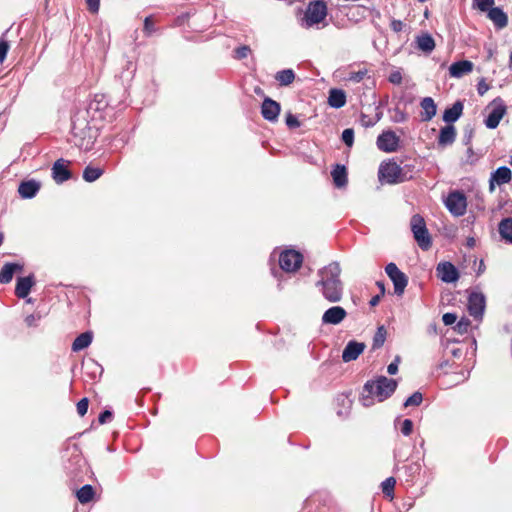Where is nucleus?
<instances>
[{"instance_id": "obj_1", "label": "nucleus", "mask_w": 512, "mask_h": 512, "mask_svg": "<svg viewBox=\"0 0 512 512\" xmlns=\"http://www.w3.org/2000/svg\"><path fill=\"white\" fill-rule=\"evenodd\" d=\"M340 274L341 267L338 262H331L318 271L319 280L316 286L323 297L331 303L339 302L342 299L343 283Z\"/></svg>"}, {"instance_id": "obj_2", "label": "nucleus", "mask_w": 512, "mask_h": 512, "mask_svg": "<svg viewBox=\"0 0 512 512\" xmlns=\"http://www.w3.org/2000/svg\"><path fill=\"white\" fill-rule=\"evenodd\" d=\"M397 382L385 376H380L376 380L368 381L363 388L360 401L363 406L370 407L374 405L375 399L382 402L389 398L396 390Z\"/></svg>"}, {"instance_id": "obj_3", "label": "nucleus", "mask_w": 512, "mask_h": 512, "mask_svg": "<svg viewBox=\"0 0 512 512\" xmlns=\"http://www.w3.org/2000/svg\"><path fill=\"white\" fill-rule=\"evenodd\" d=\"M379 180L388 184H397L413 178L411 165L400 166L395 161L382 162L378 171Z\"/></svg>"}, {"instance_id": "obj_4", "label": "nucleus", "mask_w": 512, "mask_h": 512, "mask_svg": "<svg viewBox=\"0 0 512 512\" xmlns=\"http://www.w3.org/2000/svg\"><path fill=\"white\" fill-rule=\"evenodd\" d=\"M410 225L414 239L419 247L423 250H428L432 242L424 218L419 214H415L411 218Z\"/></svg>"}, {"instance_id": "obj_5", "label": "nucleus", "mask_w": 512, "mask_h": 512, "mask_svg": "<svg viewBox=\"0 0 512 512\" xmlns=\"http://www.w3.org/2000/svg\"><path fill=\"white\" fill-rule=\"evenodd\" d=\"M327 16V6L323 1L310 2L305 16L303 18V26L310 28L321 23Z\"/></svg>"}, {"instance_id": "obj_6", "label": "nucleus", "mask_w": 512, "mask_h": 512, "mask_svg": "<svg viewBox=\"0 0 512 512\" xmlns=\"http://www.w3.org/2000/svg\"><path fill=\"white\" fill-rule=\"evenodd\" d=\"M444 204L455 217L463 216L467 210V198L462 191L454 190L448 194Z\"/></svg>"}, {"instance_id": "obj_7", "label": "nucleus", "mask_w": 512, "mask_h": 512, "mask_svg": "<svg viewBox=\"0 0 512 512\" xmlns=\"http://www.w3.org/2000/svg\"><path fill=\"white\" fill-rule=\"evenodd\" d=\"M303 261V256L296 250H284L279 255L280 268L286 272L297 271Z\"/></svg>"}, {"instance_id": "obj_8", "label": "nucleus", "mask_w": 512, "mask_h": 512, "mask_svg": "<svg viewBox=\"0 0 512 512\" xmlns=\"http://www.w3.org/2000/svg\"><path fill=\"white\" fill-rule=\"evenodd\" d=\"M385 272L393 282L394 293L402 296L408 284L407 276L392 262L386 265Z\"/></svg>"}, {"instance_id": "obj_9", "label": "nucleus", "mask_w": 512, "mask_h": 512, "mask_svg": "<svg viewBox=\"0 0 512 512\" xmlns=\"http://www.w3.org/2000/svg\"><path fill=\"white\" fill-rule=\"evenodd\" d=\"M492 110L485 119V125L489 129H495L506 114L507 107L501 98H496L491 103Z\"/></svg>"}, {"instance_id": "obj_10", "label": "nucleus", "mask_w": 512, "mask_h": 512, "mask_svg": "<svg viewBox=\"0 0 512 512\" xmlns=\"http://www.w3.org/2000/svg\"><path fill=\"white\" fill-rule=\"evenodd\" d=\"M399 137L393 131H384L377 138V147L384 152H395L399 147Z\"/></svg>"}, {"instance_id": "obj_11", "label": "nucleus", "mask_w": 512, "mask_h": 512, "mask_svg": "<svg viewBox=\"0 0 512 512\" xmlns=\"http://www.w3.org/2000/svg\"><path fill=\"white\" fill-rule=\"evenodd\" d=\"M485 310V297L481 293H471L468 298V311L475 319H481Z\"/></svg>"}, {"instance_id": "obj_12", "label": "nucleus", "mask_w": 512, "mask_h": 512, "mask_svg": "<svg viewBox=\"0 0 512 512\" xmlns=\"http://www.w3.org/2000/svg\"><path fill=\"white\" fill-rule=\"evenodd\" d=\"M512 179V172L511 170L506 167L502 166L496 169L494 172L491 173L490 179H489V190L490 192H493L495 189V185H503L506 183H509Z\"/></svg>"}, {"instance_id": "obj_13", "label": "nucleus", "mask_w": 512, "mask_h": 512, "mask_svg": "<svg viewBox=\"0 0 512 512\" xmlns=\"http://www.w3.org/2000/svg\"><path fill=\"white\" fill-rule=\"evenodd\" d=\"M438 277L445 283H453L458 280L459 273L456 267L450 262H441L436 268Z\"/></svg>"}, {"instance_id": "obj_14", "label": "nucleus", "mask_w": 512, "mask_h": 512, "mask_svg": "<svg viewBox=\"0 0 512 512\" xmlns=\"http://www.w3.org/2000/svg\"><path fill=\"white\" fill-rule=\"evenodd\" d=\"M281 107L280 104L269 97H266L261 106V114L263 118L270 122L278 119Z\"/></svg>"}, {"instance_id": "obj_15", "label": "nucleus", "mask_w": 512, "mask_h": 512, "mask_svg": "<svg viewBox=\"0 0 512 512\" xmlns=\"http://www.w3.org/2000/svg\"><path fill=\"white\" fill-rule=\"evenodd\" d=\"M347 316L346 310L341 306H333L327 309L323 316L322 322L324 324L337 325L341 323Z\"/></svg>"}, {"instance_id": "obj_16", "label": "nucleus", "mask_w": 512, "mask_h": 512, "mask_svg": "<svg viewBox=\"0 0 512 512\" xmlns=\"http://www.w3.org/2000/svg\"><path fill=\"white\" fill-rule=\"evenodd\" d=\"M365 344L357 341H349L342 352V360L344 362H351L356 360L365 349Z\"/></svg>"}, {"instance_id": "obj_17", "label": "nucleus", "mask_w": 512, "mask_h": 512, "mask_svg": "<svg viewBox=\"0 0 512 512\" xmlns=\"http://www.w3.org/2000/svg\"><path fill=\"white\" fill-rule=\"evenodd\" d=\"M69 161L58 159L52 167V176L56 183H63L71 178L68 170Z\"/></svg>"}, {"instance_id": "obj_18", "label": "nucleus", "mask_w": 512, "mask_h": 512, "mask_svg": "<svg viewBox=\"0 0 512 512\" xmlns=\"http://www.w3.org/2000/svg\"><path fill=\"white\" fill-rule=\"evenodd\" d=\"M473 63L469 60H461L454 62L449 67V74L454 78H461L462 76L472 72Z\"/></svg>"}, {"instance_id": "obj_19", "label": "nucleus", "mask_w": 512, "mask_h": 512, "mask_svg": "<svg viewBox=\"0 0 512 512\" xmlns=\"http://www.w3.org/2000/svg\"><path fill=\"white\" fill-rule=\"evenodd\" d=\"M34 283L33 275L18 278L15 287L16 296L19 298H26L29 295Z\"/></svg>"}, {"instance_id": "obj_20", "label": "nucleus", "mask_w": 512, "mask_h": 512, "mask_svg": "<svg viewBox=\"0 0 512 512\" xmlns=\"http://www.w3.org/2000/svg\"><path fill=\"white\" fill-rule=\"evenodd\" d=\"M421 106V120L422 121H430L437 112V106L434 100L431 97H425L420 102Z\"/></svg>"}, {"instance_id": "obj_21", "label": "nucleus", "mask_w": 512, "mask_h": 512, "mask_svg": "<svg viewBox=\"0 0 512 512\" xmlns=\"http://www.w3.org/2000/svg\"><path fill=\"white\" fill-rule=\"evenodd\" d=\"M40 189V184L35 180L24 181L19 185L18 192L24 199L33 198Z\"/></svg>"}, {"instance_id": "obj_22", "label": "nucleus", "mask_w": 512, "mask_h": 512, "mask_svg": "<svg viewBox=\"0 0 512 512\" xmlns=\"http://www.w3.org/2000/svg\"><path fill=\"white\" fill-rule=\"evenodd\" d=\"M333 183L337 188H343L347 185V170L344 165L337 164L331 171Z\"/></svg>"}, {"instance_id": "obj_23", "label": "nucleus", "mask_w": 512, "mask_h": 512, "mask_svg": "<svg viewBox=\"0 0 512 512\" xmlns=\"http://www.w3.org/2000/svg\"><path fill=\"white\" fill-rule=\"evenodd\" d=\"M456 138V130L453 125H447L440 130L438 144L441 146L451 145Z\"/></svg>"}, {"instance_id": "obj_24", "label": "nucleus", "mask_w": 512, "mask_h": 512, "mask_svg": "<svg viewBox=\"0 0 512 512\" xmlns=\"http://www.w3.org/2000/svg\"><path fill=\"white\" fill-rule=\"evenodd\" d=\"M463 112V104L460 101L455 102L452 107L447 108L443 113V120L447 123H453L460 118Z\"/></svg>"}, {"instance_id": "obj_25", "label": "nucleus", "mask_w": 512, "mask_h": 512, "mask_svg": "<svg viewBox=\"0 0 512 512\" xmlns=\"http://www.w3.org/2000/svg\"><path fill=\"white\" fill-rule=\"evenodd\" d=\"M488 17L498 28H504L508 23L507 15L499 7H492L488 10Z\"/></svg>"}, {"instance_id": "obj_26", "label": "nucleus", "mask_w": 512, "mask_h": 512, "mask_svg": "<svg viewBox=\"0 0 512 512\" xmlns=\"http://www.w3.org/2000/svg\"><path fill=\"white\" fill-rule=\"evenodd\" d=\"M22 266L16 263H6L0 271V283L7 284L9 283L15 271H21Z\"/></svg>"}, {"instance_id": "obj_27", "label": "nucleus", "mask_w": 512, "mask_h": 512, "mask_svg": "<svg viewBox=\"0 0 512 512\" xmlns=\"http://www.w3.org/2000/svg\"><path fill=\"white\" fill-rule=\"evenodd\" d=\"M346 103L345 92L341 89H331L328 97V104L333 108H341Z\"/></svg>"}, {"instance_id": "obj_28", "label": "nucleus", "mask_w": 512, "mask_h": 512, "mask_svg": "<svg viewBox=\"0 0 512 512\" xmlns=\"http://www.w3.org/2000/svg\"><path fill=\"white\" fill-rule=\"evenodd\" d=\"M93 335L91 332H84L76 337L72 344V350L74 352L81 351L87 348L92 342Z\"/></svg>"}, {"instance_id": "obj_29", "label": "nucleus", "mask_w": 512, "mask_h": 512, "mask_svg": "<svg viewBox=\"0 0 512 512\" xmlns=\"http://www.w3.org/2000/svg\"><path fill=\"white\" fill-rule=\"evenodd\" d=\"M499 233L505 241L512 243V218H505L499 223Z\"/></svg>"}, {"instance_id": "obj_30", "label": "nucleus", "mask_w": 512, "mask_h": 512, "mask_svg": "<svg viewBox=\"0 0 512 512\" xmlns=\"http://www.w3.org/2000/svg\"><path fill=\"white\" fill-rule=\"evenodd\" d=\"M418 48L426 53H430L435 48V41L429 34H423L417 38Z\"/></svg>"}, {"instance_id": "obj_31", "label": "nucleus", "mask_w": 512, "mask_h": 512, "mask_svg": "<svg viewBox=\"0 0 512 512\" xmlns=\"http://www.w3.org/2000/svg\"><path fill=\"white\" fill-rule=\"evenodd\" d=\"M275 79L281 86H288L294 81L295 73L292 69H284L277 72Z\"/></svg>"}, {"instance_id": "obj_32", "label": "nucleus", "mask_w": 512, "mask_h": 512, "mask_svg": "<svg viewBox=\"0 0 512 512\" xmlns=\"http://www.w3.org/2000/svg\"><path fill=\"white\" fill-rule=\"evenodd\" d=\"M94 494L95 492L93 487L88 484L84 485L76 492L77 499L81 504L90 502L93 499Z\"/></svg>"}, {"instance_id": "obj_33", "label": "nucleus", "mask_w": 512, "mask_h": 512, "mask_svg": "<svg viewBox=\"0 0 512 512\" xmlns=\"http://www.w3.org/2000/svg\"><path fill=\"white\" fill-rule=\"evenodd\" d=\"M103 174V170L98 167L87 166L83 171V179L86 182H93Z\"/></svg>"}, {"instance_id": "obj_34", "label": "nucleus", "mask_w": 512, "mask_h": 512, "mask_svg": "<svg viewBox=\"0 0 512 512\" xmlns=\"http://www.w3.org/2000/svg\"><path fill=\"white\" fill-rule=\"evenodd\" d=\"M386 330L383 326H380L375 335H374V338H373V344H372V348L373 349H378L380 347H382V345L384 344L385 340H386Z\"/></svg>"}, {"instance_id": "obj_35", "label": "nucleus", "mask_w": 512, "mask_h": 512, "mask_svg": "<svg viewBox=\"0 0 512 512\" xmlns=\"http://www.w3.org/2000/svg\"><path fill=\"white\" fill-rule=\"evenodd\" d=\"M390 113L391 121L394 123H402L408 119L407 113L399 107H395L390 111Z\"/></svg>"}, {"instance_id": "obj_36", "label": "nucleus", "mask_w": 512, "mask_h": 512, "mask_svg": "<svg viewBox=\"0 0 512 512\" xmlns=\"http://www.w3.org/2000/svg\"><path fill=\"white\" fill-rule=\"evenodd\" d=\"M395 484L396 480L393 477L385 479L381 484L383 493L387 496L392 495Z\"/></svg>"}, {"instance_id": "obj_37", "label": "nucleus", "mask_w": 512, "mask_h": 512, "mask_svg": "<svg viewBox=\"0 0 512 512\" xmlns=\"http://www.w3.org/2000/svg\"><path fill=\"white\" fill-rule=\"evenodd\" d=\"M423 400L422 394L420 392L413 393L410 397L406 399L404 402V406H419Z\"/></svg>"}, {"instance_id": "obj_38", "label": "nucleus", "mask_w": 512, "mask_h": 512, "mask_svg": "<svg viewBox=\"0 0 512 512\" xmlns=\"http://www.w3.org/2000/svg\"><path fill=\"white\" fill-rule=\"evenodd\" d=\"M5 35L6 33H4L0 38V63L5 60L10 47L8 41L5 39Z\"/></svg>"}, {"instance_id": "obj_39", "label": "nucleus", "mask_w": 512, "mask_h": 512, "mask_svg": "<svg viewBox=\"0 0 512 512\" xmlns=\"http://www.w3.org/2000/svg\"><path fill=\"white\" fill-rule=\"evenodd\" d=\"M474 6L480 11L486 12L494 5V0H473Z\"/></svg>"}, {"instance_id": "obj_40", "label": "nucleus", "mask_w": 512, "mask_h": 512, "mask_svg": "<svg viewBox=\"0 0 512 512\" xmlns=\"http://www.w3.org/2000/svg\"><path fill=\"white\" fill-rule=\"evenodd\" d=\"M342 141L351 147L354 143V131L353 129L347 128L342 132Z\"/></svg>"}, {"instance_id": "obj_41", "label": "nucleus", "mask_w": 512, "mask_h": 512, "mask_svg": "<svg viewBox=\"0 0 512 512\" xmlns=\"http://www.w3.org/2000/svg\"><path fill=\"white\" fill-rule=\"evenodd\" d=\"M235 58L238 60L244 59L248 57V55L251 53V49L249 46H241L235 49Z\"/></svg>"}, {"instance_id": "obj_42", "label": "nucleus", "mask_w": 512, "mask_h": 512, "mask_svg": "<svg viewBox=\"0 0 512 512\" xmlns=\"http://www.w3.org/2000/svg\"><path fill=\"white\" fill-rule=\"evenodd\" d=\"M413 430V422L410 419H405L401 425V432L405 436H409Z\"/></svg>"}, {"instance_id": "obj_43", "label": "nucleus", "mask_w": 512, "mask_h": 512, "mask_svg": "<svg viewBox=\"0 0 512 512\" xmlns=\"http://www.w3.org/2000/svg\"><path fill=\"white\" fill-rule=\"evenodd\" d=\"M87 410H88V399L82 398L77 403V412L80 416H84L87 413Z\"/></svg>"}, {"instance_id": "obj_44", "label": "nucleus", "mask_w": 512, "mask_h": 512, "mask_svg": "<svg viewBox=\"0 0 512 512\" xmlns=\"http://www.w3.org/2000/svg\"><path fill=\"white\" fill-rule=\"evenodd\" d=\"M367 71L366 70H360V71H357V72H351L349 74V80L355 82V83H358L360 81H362L366 75Z\"/></svg>"}, {"instance_id": "obj_45", "label": "nucleus", "mask_w": 512, "mask_h": 512, "mask_svg": "<svg viewBox=\"0 0 512 512\" xmlns=\"http://www.w3.org/2000/svg\"><path fill=\"white\" fill-rule=\"evenodd\" d=\"M286 125L289 128H298L300 126V122L298 121L296 116H294L293 114L289 113L286 116Z\"/></svg>"}, {"instance_id": "obj_46", "label": "nucleus", "mask_w": 512, "mask_h": 512, "mask_svg": "<svg viewBox=\"0 0 512 512\" xmlns=\"http://www.w3.org/2000/svg\"><path fill=\"white\" fill-rule=\"evenodd\" d=\"M389 81L392 84L399 85L402 82V74L399 70L393 71L389 75Z\"/></svg>"}, {"instance_id": "obj_47", "label": "nucleus", "mask_w": 512, "mask_h": 512, "mask_svg": "<svg viewBox=\"0 0 512 512\" xmlns=\"http://www.w3.org/2000/svg\"><path fill=\"white\" fill-rule=\"evenodd\" d=\"M444 325L449 326L457 321V315L454 313H445L442 317Z\"/></svg>"}, {"instance_id": "obj_48", "label": "nucleus", "mask_w": 512, "mask_h": 512, "mask_svg": "<svg viewBox=\"0 0 512 512\" xmlns=\"http://www.w3.org/2000/svg\"><path fill=\"white\" fill-rule=\"evenodd\" d=\"M469 325L470 321L468 319L462 318L460 321H458L456 328L459 332L463 333L467 331Z\"/></svg>"}, {"instance_id": "obj_49", "label": "nucleus", "mask_w": 512, "mask_h": 512, "mask_svg": "<svg viewBox=\"0 0 512 512\" xmlns=\"http://www.w3.org/2000/svg\"><path fill=\"white\" fill-rule=\"evenodd\" d=\"M112 418V412L109 410L103 411L98 418V421L100 424H105L106 422L110 421Z\"/></svg>"}, {"instance_id": "obj_50", "label": "nucleus", "mask_w": 512, "mask_h": 512, "mask_svg": "<svg viewBox=\"0 0 512 512\" xmlns=\"http://www.w3.org/2000/svg\"><path fill=\"white\" fill-rule=\"evenodd\" d=\"M390 26L394 32L398 33V32L402 31V29L404 27V23L401 20L394 19L391 21Z\"/></svg>"}, {"instance_id": "obj_51", "label": "nucleus", "mask_w": 512, "mask_h": 512, "mask_svg": "<svg viewBox=\"0 0 512 512\" xmlns=\"http://www.w3.org/2000/svg\"><path fill=\"white\" fill-rule=\"evenodd\" d=\"M144 30L145 32L150 35L153 31V21L151 17H146L144 21Z\"/></svg>"}, {"instance_id": "obj_52", "label": "nucleus", "mask_w": 512, "mask_h": 512, "mask_svg": "<svg viewBox=\"0 0 512 512\" xmlns=\"http://www.w3.org/2000/svg\"><path fill=\"white\" fill-rule=\"evenodd\" d=\"M86 2L91 12L95 13L99 10L100 0H86Z\"/></svg>"}, {"instance_id": "obj_53", "label": "nucleus", "mask_w": 512, "mask_h": 512, "mask_svg": "<svg viewBox=\"0 0 512 512\" xmlns=\"http://www.w3.org/2000/svg\"><path fill=\"white\" fill-rule=\"evenodd\" d=\"M398 361H399V358L397 357L395 359V361H393L392 363H390L387 367V372L390 374V375H394L397 373L398 371Z\"/></svg>"}, {"instance_id": "obj_54", "label": "nucleus", "mask_w": 512, "mask_h": 512, "mask_svg": "<svg viewBox=\"0 0 512 512\" xmlns=\"http://www.w3.org/2000/svg\"><path fill=\"white\" fill-rule=\"evenodd\" d=\"M40 319L39 315L31 314L25 318V322L28 326L36 325V322Z\"/></svg>"}, {"instance_id": "obj_55", "label": "nucleus", "mask_w": 512, "mask_h": 512, "mask_svg": "<svg viewBox=\"0 0 512 512\" xmlns=\"http://www.w3.org/2000/svg\"><path fill=\"white\" fill-rule=\"evenodd\" d=\"M489 89V86L485 83L484 80H481L477 85V91L479 95H484Z\"/></svg>"}, {"instance_id": "obj_56", "label": "nucleus", "mask_w": 512, "mask_h": 512, "mask_svg": "<svg viewBox=\"0 0 512 512\" xmlns=\"http://www.w3.org/2000/svg\"><path fill=\"white\" fill-rule=\"evenodd\" d=\"M379 301H380V295H376V296H373V297L371 298V300H370L369 304H370L371 306H376V305H378Z\"/></svg>"}, {"instance_id": "obj_57", "label": "nucleus", "mask_w": 512, "mask_h": 512, "mask_svg": "<svg viewBox=\"0 0 512 512\" xmlns=\"http://www.w3.org/2000/svg\"><path fill=\"white\" fill-rule=\"evenodd\" d=\"M376 284H377L378 288L380 289L381 294H384L385 293V285H384V283L379 281Z\"/></svg>"}, {"instance_id": "obj_58", "label": "nucleus", "mask_w": 512, "mask_h": 512, "mask_svg": "<svg viewBox=\"0 0 512 512\" xmlns=\"http://www.w3.org/2000/svg\"><path fill=\"white\" fill-rule=\"evenodd\" d=\"M485 268L484 262L481 261L478 269V274L482 273Z\"/></svg>"}, {"instance_id": "obj_59", "label": "nucleus", "mask_w": 512, "mask_h": 512, "mask_svg": "<svg viewBox=\"0 0 512 512\" xmlns=\"http://www.w3.org/2000/svg\"><path fill=\"white\" fill-rule=\"evenodd\" d=\"M72 133L74 134V136H78L77 128H76V126H75V125H73Z\"/></svg>"}, {"instance_id": "obj_60", "label": "nucleus", "mask_w": 512, "mask_h": 512, "mask_svg": "<svg viewBox=\"0 0 512 512\" xmlns=\"http://www.w3.org/2000/svg\"><path fill=\"white\" fill-rule=\"evenodd\" d=\"M91 366H92L94 369H96V370H100V371L102 370V369H101V367H99V366H98L97 364H95V363H92V364H91Z\"/></svg>"}, {"instance_id": "obj_61", "label": "nucleus", "mask_w": 512, "mask_h": 512, "mask_svg": "<svg viewBox=\"0 0 512 512\" xmlns=\"http://www.w3.org/2000/svg\"><path fill=\"white\" fill-rule=\"evenodd\" d=\"M509 67L512 68V52L510 53V56H509Z\"/></svg>"}, {"instance_id": "obj_62", "label": "nucleus", "mask_w": 512, "mask_h": 512, "mask_svg": "<svg viewBox=\"0 0 512 512\" xmlns=\"http://www.w3.org/2000/svg\"><path fill=\"white\" fill-rule=\"evenodd\" d=\"M91 143H92L91 141H88L86 144V148H88V145H90Z\"/></svg>"}, {"instance_id": "obj_63", "label": "nucleus", "mask_w": 512, "mask_h": 512, "mask_svg": "<svg viewBox=\"0 0 512 512\" xmlns=\"http://www.w3.org/2000/svg\"><path fill=\"white\" fill-rule=\"evenodd\" d=\"M509 163L512 165V155L510 156Z\"/></svg>"}]
</instances>
